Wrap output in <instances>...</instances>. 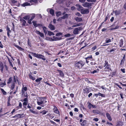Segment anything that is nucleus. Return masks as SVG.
I'll list each match as a JSON object with an SVG mask.
<instances>
[{"label": "nucleus", "mask_w": 126, "mask_h": 126, "mask_svg": "<svg viewBox=\"0 0 126 126\" xmlns=\"http://www.w3.org/2000/svg\"><path fill=\"white\" fill-rule=\"evenodd\" d=\"M93 120L95 122H97L98 120L99 119L98 118H94L93 119Z\"/></svg>", "instance_id": "603ef678"}, {"label": "nucleus", "mask_w": 126, "mask_h": 126, "mask_svg": "<svg viewBox=\"0 0 126 126\" xmlns=\"http://www.w3.org/2000/svg\"><path fill=\"white\" fill-rule=\"evenodd\" d=\"M124 7L125 9H126V2L125 3L124 6Z\"/></svg>", "instance_id": "774afa93"}, {"label": "nucleus", "mask_w": 126, "mask_h": 126, "mask_svg": "<svg viewBox=\"0 0 126 126\" xmlns=\"http://www.w3.org/2000/svg\"><path fill=\"white\" fill-rule=\"evenodd\" d=\"M53 40L54 41H56L58 40H60L62 39L61 37H58L55 36H54L53 37Z\"/></svg>", "instance_id": "f8f14e48"}, {"label": "nucleus", "mask_w": 126, "mask_h": 126, "mask_svg": "<svg viewBox=\"0 0 126 126\" xmlns=\"http://www.w3.org/2000/svg\"><path fill=\"white\" fill-rule=\"evenodd\" d=\"M124 61H123V60H122L121 61V62L120 63V65H123V63H124Z\"/></svg>", "instance_id": "6e6d98bb"}, {"label": "nucleus", "mask_w": 126, "mask_h": 126, "mask_svg": "<svg viewBox=\"0 0 126 126\" xmlns=\"http://www.w3.org/2000/svg\"><path fill=\"white\" fill-rule=\"evenodd\" d=\"M120 96L121 98L122 99H123L124 97H123V94H122V93H120Z\"/></svg>", "instance_id": "338daca9"}, {"label": "nucleus", "mask_w": 126, "mask_h": 126, "mask_svg": "<svg viewBox=\"0 0 126 126\" xmlns=\"http://www.w3.org/2000/svg\"><path fill=\"white\" fill-rule=\"evenodd\" d=\"M23 101H24V102H26L28 101V99L27 98H24L23 99Z\"/></svg>", "instance_id": "bf43d9fd"}, {"label": "nucleus", "mask_w": 126, "mask_h": 126, "mask_svg": "<svg viewBox=\"0 0 126 126\" xmlns=\"http://www.w3.org/2000/svg\"><path fill=\"white\" fill-rule=\"evenodd\" d=\"M1 90L4 94L5 95L6 94V92H5L3 89L1 88Z\"/></svg>", "instance_id": "a19ab883"}, {"label": "nucleus", "mask_w": 126, "mask_h": 126, "mask_svg": "<svg viewBox=\"0 0 126 126\" xmlns=\"http://www.w3.org/2000/svg\"><path fill=\"white\" fill-rule=\"evenodd\" d=\"M123 39H121L119 41L120 46L122 47L123 44Z\"/></svg>", "instance_id": "b1692460"}, {"label": "nucleus", "mask_w": 126, "mask_h": 126, "mask_svg": "<svg viewBox=\"0 0 126 126\" xmlns=\"http://www.w3.org/2000/svg\"><path fill=\"white\" fill-rule=\"evenodd\" d=\"M16 47L18 49H19V50H24V49H23L22 48V47H20L18 46H17V45H16Z\"/></svg>", "instance_id": "4c0bfd02"}, {"label": "nucleus", "mask_w": 126, "mask_h": 126, "mask_svg": "<svg viewBox=\"0 0 126 126\" xmlns=\"http://www.w3.org/2000/svg\"><path fill=\"white\" fill-rule=\"evenodd\" d=\"M89 104L90 105H91L92 106V107L93 108H96V106H95L93 105H92L90 103H89Z\"/></svg>", "instance_id": "4d7b16f0"}, {"label": "nucleus", "mask_w": 126, "mask_h": 126, "mask_svg": "<svg viewBox=\"0 0 126 126\" xmlns=\"http://www.w3.org/2000/svg\"><path fill=\"white\" fill-rule=\"evenodd\" d=\"M27 103L26 102H24L23 104V105L24 106H26L27 105Z\"/></svg>", "instance_id": "13d9d810"}, {"label": "nucleus", "mask_w": 126, "mask_h": 126, "mask_svg": "<svg viewBox=\"0 0 126 126\" xmlns=\"http://www.w3.org/2000/svg\"><path fill=\"white\" fill-rule=\"evenodd\" d=\"M32 74L30 73V74H29V76L30 78L32 79L33 80H34L35 79V78L34 77H33L32 75Z\"/></svg>", "instance_id": "412c9836"}, {"label": "nucleus", "mask_w": 126, "mask_h": 126, "mask_svg": "<svg viewBox=\"0 0 126 126\" xmlns=\"http://www.w3.org/2000/svg\"><path fill=\"white\" fill-rule=\"evenodd\" d=\"M114 19V17H112L110 19V21L111 22H112Z\"/></svg>", "instance_id": "0e129e2a"}, {"label": "nucleus", "mask_w": 126, "mask_h": 126, "mask_svg": "<svg viewBox=\"0 0 126 126\" xmlns=\"http://www.w3.org/2000/svg\"><path fill=\"white\" fill-rule=\"evenodd\" d=\"M37 1V0H30V2L31 4V5L34 4V3L36 2Z\"/></svg>", "instance_id": "4be33fe9"}, {"label": "nucleus", "mask_w": 126, "mask_h": 126, "mask_svg": "<svg viewBox=\"0 0 126 126\" xmlns=\"http://www.w3.org/2000/svg\"><path fill=\"white\" fill-rule=\"evenodd\" d=\"M47 112L45 110H44L40 112V113H41L42 114L44 115L46 114Z\"/></svg>", "instance_id": "58836bf2"}, {"label": "nucleus", "mask_w": 126, "mask_h": 126, "mask_svg": "<svg viewBox=\"0 0 126 126\" xmlns=\"http://www.w3.org/2000/svg\"><path fill=\"white\" fill-rule=\"evenodd\" d=\"M21 115L20 114H18L17 115H15V116H13V118H15L17 117H20L21 116Z\"/></svg>", "instance_id": "79ce46f5"}, {"label": "nucleus", "mask_w": 126, "mask_h": 126, "mask_svg": "<svg viewBox=\"0 0 126 126\" xmlns=\"http://www.w3.org/2000/svg\"><path fill=\"white\" fill-rule=\"evenodd\" d=\"M32 54L35 57L41 59L44 61L45 60H46V58L44 57V56L41 54H37L34 53H32Z\"/></svg>", "instance_id": "20e7f679"}, {"label": "nucleus", "mask_w": 126, "mask_h": 126, "mask_svg": "<svg viewBox=\"0 0 126 126\" xmlns=\"http://www.w3.org/2000/svg\"><path fill=\"white\" fill-rule=\"evenodd\" d=\"M111 40L109 38H106L105 40V42L106 43H108L111 42Z\"/></svg>", "instance_id": "cd10ccee"}, {"label": "nucleus", "mask_w": 126, "mask_h": 126, "mask_svg": "<svg viewBox=\"0 0 126 126\" xmlns=\"http://www.w3.org/2000/svg\"><path fill=\"white\" fill-rule=\"evenodd\" d=\"M29 111L30 112H31L33 113V114H36V112L35 111L31 109H30L29 110Z\"/></svg>", "instance_id": "c03bdc74"}, {"label": "nucleus", "mask_w": 126, "mask_h": 126, "mask_svg": "<svg viewBox=\"0 0 126 126\" xmlns=\"http://www.w3.org/2000/svg\"><path fill=\"white\" fill-rule=\"evenodd\" d=\"M42 78H39L35 80V81H36L37 82H40V80H42Z\"/></svg>", "instance_id": "e433bc0d"}, {"label": "nucleus", "mask_w": 126, "mask_h": 126, "mask_svg": "<svg viewBox=\"0 0 126 126\" xmlns=\"http://www.w3.org/2000/svg\"><path fill=\"white\" fill-rule=\"evenodd\" d=\"M49 40H50L51 41H53V38L51 37H49L48 38Z\"/></svg>", "instance_id": "864d4df0"}, {"label": "nucleus", "mask_w": 126, "mask_h": 126, "mask_svg": "<svg viewBox=\"0 0 126 126\" xmlns=\"http://www.w3.org/2000/svg\"><path fill=\"white\" fill-rule=\"evenodd\" d=\"M62 17H59L57 20V21H61L63 19L62 18Z\"/></svg>", "instance_id": "5fc2aeb1"}, {"label": "nucleus", "mask_w": 126, "mask_h": 126, "mask_svg": "<svg viewBox=\"0 0 126 126\" xmlns=\"http://www.w3.org/2000/svg\"><path fill=\"white\" fill-rule=\"evenodd\" d=\"M46 98L45 97L39 98L37 100V104L38 105H40L44 104L45 100Z\"/></svg>", "instance_id": "7ed1b4c3"}, {"label": "nucleus", "mask_w": 126, "mask_h": 126, "mask_svg": "<svg viewBox=\"0 0 126 126\" xmlns=\"http://www.w3.org/2000/svg\"><path fill=\"white\" fill-rule=\"evenodd\" d=\"M82 25V24L81 23H79L78 24H76L75 25H73L72 26V27H78L81 26Z\"/></svg>", "instance_id": "393cba45"}, {"label": "nucleus", "mask_w": 126, "mask_h": 126, "mask_svg": "<svg viewBox=\"0 0 126 126\" xmlns=\"http://www.w3.org/2000/svg\"><path fill=\"white\" fill-rule=\"evenodd\" d=\"M116 85H117V86H118V87H119V88H120V89H122V87H121L117 83H116L115 84Z\"/></svg>", "instance_id": "69168bd1"}, {"label": "nucleus", "mask_w": 126, "mask_h": 126, "mask_svg": "<svg viewBox=\"0 0 126 126\" xmlns=\"http://www.w3.org/2000/svg\"><path fill=\"white\" fill-rule=\"evenodd\" d=\"M54 108L53 109L54 112L58 114L59 112L58 110L57 109V107L55 106H54Z\"/></svg>", "instance_id": "aec40b11"}, {"label": "nucleus", "mask_w": 126, "mask_h": 126, "mask_svg": "<svg viewBox=\"0 0 126 126\" xmlns=\"http://www.w3.org/2000/svg\"><path fill=\"white\" fill-rule=\"evenodd\" d=\"M106 115L108 119L110 121H111L112 120V118L109 114V113L107 112L106 113Z\"/></svg>", "instance_id": "2eb2a0df"}, {"label": "nucleus", "mask_w": 126, "mask_h": 126, "mask_svg": "<svg viewBox=\"0 0 126 126\" xmlns=\"http://www.w3.org/2000/svg\"><path fill=\"white\" fill-rule=\"evenodd\" d=\"M0 70L2 72H3V69L4 68L2 62L0 63Z\"/></svg>", "instance_id": "dca6fc26"}, {"label": "nucleus", "mask_w": 126, "mask_h": 126, "mask_svg": "<svg viewBox=\"0 0 126 126\" xmlns=\"http://www.w3.org/2000/svg\"><path fill=\"white\" fill-rule=\"evenodd\" d=\"M89 12V11L88 9H84L83 8L81 10V13L82 14H87Z\"/></svg>", "instance_id": "0eeeda50"}, {"label": "nucleus", "mask_w": 126, "mask_h": 126, "mask_svg": "<svg viewBox=\"0 0 126 126\" xmlns=\"http://www.w3.org/2000/svg\"><path fill=\"white\" fill-rule=\"evenodd\" d=\"M50 13L52 15H53L54 14V11L53 9H50L49 11Z\"/></svg>", "instance_id": "2f4dec72"}, {"label": "nucleus", "mask_w": 126, "mask_h": 126, "mask_svg": "<svg viewBox=\"0 0 126 126\" xmlns=\"http://www.w3.org/2000/svg\"><path fill=\"white\" fill-rule=\"evenodd\" d=\"M30 17L29 16L27 15L24 17L23 18L26 20H27L28 19H30Z\"/></svg>", "instance_id": "c85d7f7f"}, {"label": "nucleus", "mask_w": 126, "mask_h": 126, "mask_svg": "<svg viewBox=\"0 0 126 126\" xmlns=\"http://www.w3.org/2000/svg\"><path fill=\"white\" fill-rule=\"evenodd\" d=\"M20 21L21 22V23H22V25L23 26H25L26 23V21L23 19H20Z\"/></svg>", "instance_id": "4468645a"}, {"label": "nucleus", "mask_w": 126, "mask_h": 126, "mask_svg": "<svg viewBox=\"0 0 126 126\" xmlns=\"http://www.w3.org/2000/svg\"><path fill=\"white\" fill-rule=\"evenodd\" d=\"M96 0H87V1L89 2H95Z\"/></svg>", "instance_id": "3c124183"}, {"label": "nucleus", "mask_w": 126, "mask_h": 126, "mask_svg": "<svg viewBox=\"0 0 126 126\" xmlns=\"http://www.w3.org/2000/svg\"><path fill=\"white\" fill-rule=\"evenodd\" d=\"M91 61V62L90 63V64L91 65H94L95 64V61L93 59H92V60Z\"/></svg>", "instance_id": "c756f323"}, {"label": "nucleus", "mask_w": 126, "mask_h": 126, "mask_svg": "<svg viewBox=\"0 0 126 126\" xmlns=\"http://www.w3.org/2000/svg\"><path fill=\"white\" fill-rule=\"evenodd\" d=\"M82 5L85 7H89L91 6V3L85 2Z\"/></svg>", "instance_id": "1a4fd4ad"}, {"label": "nucleus", "mask_w": 126, "mask_h": 126, "mask_svg": "<svg viewBox=\"0 0 126 126\" xmlns=\"http://www.w3.org/2000/svg\"><path fill=\"white\" fill-rule=\"evenodd\" d=\"M77 22H79L82 21V18L81 17H77L75 18L74 19Z\"/></svg>", "instance_id": "9b49d317"}, {"label": "nucleus", "mask_w": 126, "mask_h": 126, "mask_svg": "<svg viewBox=\"0 0 126 126\" xmlns=\"http://www.w3.org/2000/svg\"><path fill=\"white\" fill-rule=\"evenodd\" d=\"M68 14H65L64 15H63V16L62 17V18L63 19H67L68 18Z\"/></svg>", "instance_id": "6ab92c4d"}, {"label": "nucleus", "mask_w": 126, "mask_h": 126, "mask_svg": "<svg viewBox=\"0 0 126 126\" xmlns=\"http://www.w3.org/2000/svg\"><path fill=\"white\" fill-rule=\"evenodd\" d=\"M37 17L39 18H41L42 17V16L41 14H37L36 15Z\"/></svg>", "instance_id": "8fccbe9b"}, {"label": "nucleus", "mask_w": 126, "mask_h": 126, "mask_svg": "<svg viewBox=\"0 0 126 126\" xmlns=\"http://www.w3.org/2000/svg\"><path fill=\"white\" fill-rule=\"evenodd\" d=\"M27 90V88L26 87H23L22 90V94H24V93H25V91H26Z\"/></svg>", "instance_id": "5701e85b"}, {"label": "nucleus", "mask_w": 126, "mask_h": 126, "mask_svg": "<svg viewBox=\"0 0 126 126\" xmlns=\"http://www.w3.org/2000/svg\"><path fill=\"white\" fill-rule=\"evenodd\" d=\"M48 27L51 30H54L55 29L54 26L51 24H49Z\"/></svg>", "instance_id": "ddd939ff"}, {"label": "nucleus", "mask_w": 126, "mask_h": 126, "mask_svg": "<svg viewBox=\"0 0 126 126\" xmlns=\"http://www.w3.org/2000/svg\"><path fill=\"white\" fill-rule=\"evenodd\" d=\"M62 33L61 32H58L57 33L56 35V36H59L61 35H62Z\"/></svg>", "instance_id": "37998d69"}, {"label": "nucleus", "mask_w": 126, "mask_h": 126, "mask_svg": "<svg viewBox=\"0 0 126 126\" xmlns=\"http://www.w3.org/2000/svg\"><path fill=\"white\" fill-rule=\"evenodd\" d=\"M119 27V26H116L115 28H112V30H115L116 29H118Z\"/></svg>", "instance_id": "09e8293b"}, {"label": "nucleus", "mask_w": 126, "mask_h": 126, "mask_svg": "<svg viewBox=\"0 0 126 126\" xmlns=\"http://www.w3.org/2000/svg\"><path fill=\"white\" fill-rule=\"evenodd\" d=\"M22 106V104L21 102H20L19 103V107L20 108H21ZM18 106H17V107H18Z\"/></svg>", "instance_id": "680f3d73"}, {"label": "nucleus", "mask_w": 126, "mask_h": 126, "mask_svg": "<svg viewBox=\"0 0 126 126\" xmlns=\"http://www.w3.org/2000/svg\"><path fill=\"white\" fill-rule=\"evenodd\" d=\"M105 67L104 70L105 71H109L111 70V69L110 68V65L109 64L108 62L106 61H105V63H104Z\"/></svg>", "instance_id": "f03ea898"}, {"label": "nucleus", "mask_w": 126, "mask_h": 126, "mask_svg": "<svg viewBox=\"0 0 126 126\" xmlns=\"http://www.w3.org/2000/svg\"><path fill=\"white\" fill-rule=\"evenodd\" d=\"M11 1L13 3H15L17 2V1L15 0H11Z\"/></svg>", "instance_id": "e2e57ef3"}, {"label": "nucleus", "mask_w": 126, "mask_h": 126, "mask_svg": "<svg viewBox=\"0 0 126 126\" xmlns=\"http://www.w3.org/2000/svg\"><path fill=\"white\" fill-rule=\"evenodd\" d=\"M32 22L33 23V25L35 27H37L38 25H39V24H37L36 23V22L34 21H33Z\"/></svg>", "instance_id": "c9c22d12"}, {"label": "nucleus", "mask_w": 126, "mask_h": 126, "mask_svg": "<svg viewBox=\"0 0 126 126\" xmlns=\"http://www.w3.org/2000/svg\"><path fill=\"white\" fill-rule=\"evenodd\" d=\"M6 83L5 82V81H4V83H3L2 82H1L0 83V86L1 87H3L5 85H6Z\"/></svg>", "instance_id": "bb28decb"}, {"label": "nucleus", "mask_w": 126, "mask_h": 126, "mask_svg": "<svg viewBox=\"0 0 126 126\" xmlns=\"http://www.w3.org/2000/svg\"><path fill=\"white\" fill-rule=\"evenodd\" d=\"M12 78L11 77L8 80V81L7 82L8 84L10 83H11Z\"/></svg>", "instance_id": "473e14b6"}, {"label": "nucleus", "mask_w": 126, "mask_h": 126, "mask_svg": "<svg viewBox=\"0 0 126 126\" xmlns=\"http://www.w3.org/2000/svg\"><path fill=\"white\" fill-rule=\"evenodd\" d=\"M86 120H84L82 123H81V125L83 126H85L86 125Z\"/></svg>", "instance_id": "f704fd0d"}, {"label": "nucleus", "mask_w": 126, "mask_h": 126, "mask_svg": "<svg viewBox=\"0 0 126 126\" xmlns=\"http://www.w3.org/2000/svg\"><path fill=\"white\" fill-rule=\"evenodd\" d=\"M48 34L50 36H51L52 35H54V34L51 32L48 31Z\"/></svg>", "instance_id": "7c9ffc66"}, {"label": "nucleus", "mask_w": 126, "mask_h": 126, "mask_svg": "<svg viewBox=\"0 0 126 126\" xmlns=\"http://www.w3.org/2000/svg\"><path fill=\"white\" fill-rule=\"evenodd\" d=\"M35 32L37 34H39V35L41 37H42V38H44V34L43 33L41 32H40L39 31H38L37 30H36L35 31Z\"/></svg>", "instance_id": "9d476101"}, {"label": "nucleus", "mask_w": 126, "mask_h": 126, "mask_svg": "<svg viewBox=\"0 0 126 126\" xmlns=\"http://www.w3.org/2000/svg\"><path fill=\"white\" fill-rule=\"evenodd\" d=\"M82 29V28L80 27L75 28L73 31V33L75 34H78L79 32V31L81 30Z\"/></svg>", "instance_id": "39448f33"}, {"label": "nucleus", "mask_w": 126, "mask_h": 126, "mask_svg": "<svg viewBox=\"0 0 126 126\" xmlns=\"http://www.w3.org/2000/svg\"><path fill=\"white\" fill-rule=\"evenodd\" d=\"M62 14V13L60 11L59 12H56V16L57 17H59V16H61Z\"/></svg>", "instance_id": "a878e982"}, {"label": "nucleus", "mask_w": 126, "mask_h": 126, "mask_svg": "<svg viewBox=\"0 0 126 126\" xmlns=\"http://www.w3.org/2000/svg\"><path fill=\"white\" fill-rule=\"evenodd\" d=\"M85 63L82 61L75 62L74 65L75 68L77 69L81 68L85 64Z\"/></svg>", "instance_id": "f257e3e1"}, {"label": "nucleus", "mask_w": 126, "mask_h": 126, "mask_svg": "<svg viewBox=\"0 0 126 126\" xmlns=\"http://www.w3.org/2000/svg\"><path fill=\"white\" fill-rule=\"evenodd\" d=\"M76 15L79 16H81V15L79 13H77Z\"/></svg>", "instance_id": "052dcab7"}, {"label": "nucleus", "mask_w": 126, "mask_h": 126, "mask_svg": "<svg viewBox=\"0 0 126 126\" xmlns=\"http://www.w3.org/2000/svg\"><path fill=\"white\" fill-rule=\"evenodd\" d=\"M93 59L92 56L91 55L87 57L85 59L86 60V63H88L90 61H91Z\"/></svg>", "instance_id": "423d86ee"}, {"label": "nucleus", "mask_w": 126, "mask_h": 126, "mask_svg": "<svg viewBox=\"0 0 126 126\" xmlns=\"http://www.w3.org/2000/svg\"><path fill=\"white\" fill-rule=\"evenodd\" d=\"M31 5L28 2H26L21 4V6L23 7L26 6Z\"/></svg>", "instance_id": "a211bd4d"}, {"label": "nucleus", "mask_w": 126, "mask_h": 126, "mask_svg": "<svg viewBox=\"0 0 126 126\" xmlns=\"http://www.w3.org/2000/svg\"><path fill=\"white\" fill-rule=\"evenodd\" d=\"M43 28L45 34H46L47 33V31L46 28L45 27H43Z\"/></svg>", "instance_id": "72a5a7b5"}, {"label": "nucleus", "mask_w": 126, "mask_h": 126, "mask_svg": "<svg viewBox=\"0 0 126 126\" xmlns=\"http://www.w3.org/2000/svg\"><path fill=\"white\" fill-rule=\"evenodd\" d=\"M71 36V34L69 33H68L67 34H65L64 35V36L66 37H70Z\"/></svg>", "instance_id": "a18cd8bd"}, {"label": "nucleus", "mask_w": 126, "mask_h": 126, "mask_svg": "<svg viewBox=\"0 0 126 126\" xmlns=\"http://www.w3.org/2000/svg\"><path fill=\"white\" fill-rule=\"evenodd\" d=\"M35 16V14H32V16L31 17L32 19H33Z\"/></svg>", "instance_id": "de8ad7c7"}, {"label": "nucleus", "mask_w": 126, "mask_h": 126, "mask_svg": "<svg viewBox=\"0 0 126 126\" xmlns=\"http://www.w3.org/2000/svg\"><path fill=\"white\" fill-rule=\"evenodd\" d=\"M14 82L11 85V89L12 90H13L14 88L15 87V85L14 82H16V80L15 76H14Z\"/></svg>", "instance_id": "6e6552de"}, {"label": "nucleus", "mask_w": 126, "mask_h": 126, "mask_svg": "<svg viewBox=\"0 0 126 126\" xmlns=\"http://www.w3.org/2000/svg\"><path fill=\"white\" fill-rule=\"evenodd\" d=\"M59 72L60 74V75L61 76L63 77V76L64 75L63 73V72H62V71L60 70L59 71Z\"/></svg>", "instance_id": "ea45409f"}, {"label": "nucleus", "mask_w": 126, "mask_h": 126, "mask_svg": "<svg viewBox=\"0 0 126 126\" xmlns=\"http://www.w3.org/2000/svg\"><path fill=\"white\" fill-rule=\"evenodd\" d=\"M79 9L78 10H81V9H82L83 8L81 5H79Z\"/></svg>", "instance_id": "49530a36"}, {"label": "nucleus", "mask_w": 126, "mask_h": 126, "mask_svg": "<svg viewBox=\"0 0 126 126\" xmlns=\"http://www.w3.org/2000/svg\"><path fill=\"white\" fill-rule=\"evenodd\" d=\"M93 112L94 114H100L101 112L98 110H94L93 111Z\"/></svg>", "instance_id": "f3484780"}]
</instances>
